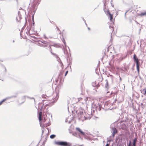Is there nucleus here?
Instances as JSON below:
<instances>
[{
  "instance_id": "nucleus-47",
  "label": "nucleus",
  "mask_w": 146,
  "mask_h": 146,
  "mask_svg": "<svg viewBox=\"0 0 146 146\" xmlns=\"http://www.w3.org/2000/svg\"><path fill=\"white\" fill-rule=\"evenodd\" d=\"M52 92H51V94H50V95H48V94H46L45 95V96H46L47 97H50L51 96V95H52Z\"/></svg>"
},
{
  "instance_id": "nucleus-25",
  "label": "nucleus",
  "mask_w": 146,
  "mask_h": 146,
  "mask_svg": "<svg viewBox=\"0 0 146 146\" xmlns=\"http://www.w3.org/2000/svg\"><path fill=\"white\" fill-rule=\"evenodd\" d=\"M63 71H61L60 72L59 76L58 77V78H61V76L63 75Z\"/></svg>"
},
{
  "instance_id": "nucleus-10",
  "label": "nucleus",
  "mask_w": 146,
  "mask_h": 146,
  "mask_svg": "<svg viewBox=\"0 0 146 146\" xmlns=\"http://www.w3.org/2000/svg\"><path fill=\"white\" fill-rule=\"evenodd\" d=\"M41 0H34L33 1V7L35 8L36 5H38L40 4Z\"/></svg>"
},
{
  "instance_id": "nucleus-4",
  "label": "nucleus",
  "mask_w": 146,
  "mask_h": 146,
  "mask_svg": "<svg viewBox=\"0 0 146 146\" xmlns=\"http://www.w3.org/2000/svg\"><path fill=\"white\" fill-rule=\"evenodd\" d=\"M110 95L112 96H113L114 98H115V102L116 101H117L118 102V100L119 99V96L121 95H120L119 94H117V92H112L111 93Z\"/></svg>"
},
{
  "instance_id": "nucleus-28",
  "label": "nucleus",
  "mask_w": 146,
  "mask_h": 146,
  "mask_svg": "<svg viewBox=\"0 0 146 146\" xmlns=\"http://www.w3.org/2000/svg\"><path fill=\"white\" fill-rule=\"evenodd\" d=\"M56 137V135L54 134H52L50 136V138L51 139H54Z\"/></svg>"
},
{
  "instance_id": "nucleus-49",
  "label": "nucleus",
  "mask_w": 146,
  "mask_h": 146,
  "mask_svg": "<svg viewBox=\"0 0 146 146\" xmlns=\"http://www.w3.org/2000/svg\"><path fill=\"white\" fill-rule=\"evenodd\" d=\"M99 82L98 83V84L97 85L96 84V86L95 87H96L97 88H98L100 86V85L99 84Z\"/></svg>"
},
{
  "instance_id": "nucleus-16",
  "label": "nucleus",
  "mask_w": 146,
  "mask_h": 146,
  "mask_svg": "<svg viewBox=\"0 0 146 146\" xmlns=\"http://www.w3.org/2000/svg\"><path fill=\"white\" fill-rule=\"evenodd\" d=\"M76 129L79 131L80 133L82 135H85V133L83 131H82L78 127H76Z\"/></svg>"
},
{
  "instance_id": "nucleus-60",
  "label": "nucleus",
  "mask_w": 146,
  "mask_h": 146,
  "mask_svg": "<svg viewBox=\"0 0 146 146\" xmlns=\"http://www.w3.org/2000/svg\"><path fill=\"white\" fill-rule=\"evenodd\" d=\"M131 141H130L129 142V143L128 146H131Z\"/></svg>"
},
{
  "instance_id": "nucleus-51",
  "label": "nucleus",
  "mask_w": 146,
  "mask_h": 146,
  "mask_svg": "<svg viewBox=\"0 0 146 146\" xmlns=\"http://www.w3.org/2000/svg\"><path fill=\"white\" fill-rule=\"evenodd\" d=\"M24 29V27H23L22 29V30L20 32V36H21V33L22 32V30H23Z\"/></svg>"
},
{
  "instance_id": "nucleus-58",
  "label": "nucleus",
  "mask_w": 146,
  "mask_h": 146,
  "mask_svg": "<svg viewBox=\"0 0 146 146\" xmlns=\"http://www.w3.org/2000/svg\"><path fill=\"white\" fill-rule=\"evenodd\" d=\"M33 23L31 25L33 26H34L35 25V22H34V21H32Z\"/></svg>"
},
{
  "instance_id": "nucleus-52",
  "label": "nucleus",
  "mask_w": 146,
  "mask_h": 146,
  "mask_svg": "<svg viewBox=\"0 0 146 146\" xmlns=\"http://www.w3.org/2000/svg\"><path fill=\"white\" fill-rule=\"evenodd\" d=\"M71 63H72L71 61L69 60V64H68V66H67V67H68L69 65L71 64Z\"/></svg>"
},
{
  "instance_id": "nucleus-41",
  "label": "nucleus",
  "mask_w": 146,
  "mask_h": 146,
  "mask_svg": "<svg viewBox=\"0 0 146 146\" xmlns=\"http://www.w3.org/2000/svg\"><path fill=\"white\" fill-rule=\"evenodd\" d=\"M131 107H132L134 110L135 109V107L134 106L133 104H132V105L131 106Z\"/></svg>"
},
{
  "instance_id": "nucleus-12",
  "label": "nucleus",
  "mask_w": 146,
  "mask_h": 146,
  "mask_svg": "<svg viewBox=\"0 0 146 146\" xmlns=\"http://www.w3.org/2000/svg\"><path fill=\"white\" fill-rule=\"evenodd\" d=\"M105 102H102L100 104H99V105L98 106V110L100 111L101 110V108H103V107L104 106Z\"/></svg>"
},
{
  "instance_id": "nucleus-7",
  "label": "nucleus",
  "mask_w": 146,
  "mask_h": 146,
  "mask_svg": "<svg viewBox=\"0 0 146 146\" xmlns=\"http://www.w3.org/2000/svg\"><path fill=\"white\" fill-rule=\"evenodd\" d=\"M26 29H27V32L29 35H32L34 34V33L35 32V31L34 29V27H27Z\"/></svg>"
},
{
  "instance_id": "nucleus-27",
  "label": "nucleus",
  "mask_w": 146,
  "mask_h": 146,
  "mask_svg": "<svg viewBox=\"0 0 146 146\" xmlns=\"http://www.w3.org/2000/svg\"><path fill=\"white\" fill-rule=\"evenodd\" d=\"M137 141V137H135L133 140V145H135L136 143V142Z\"/></svg>"
},
{
  "instance_id": "nucleus-39",
  "label": "nucleus",
  "mask_w": 146,
  "mask_h": 146,
  "mask_svg": "<svg viewBox=\"0 0 146 146\" xmlns=\"http://www.w3.org/2000/svg\"><path fill=\"white\" fill-rule=\"evenodd\" d=\"M62 42L64 44V45L66 46V42L64 38H63Z\"/></svg>"
},
{
  "instance_id": "nucleus-56",
  "label": "nucleus",
  "mask_w": 146,
  "mask_h": 146,
  "mask_svg": "<svg viewBox=\"0 0 146 146\" xmlns=\"http://www.w3.org/2000/svg\"><path fill=\"white\" fill-rule=\"evenodd\" d=\"M56 27L57 30L60 31V30L58 28V27L57 26H56Z\"/></svg>"
},
{
  "instance_id": "nucleus-5",
  "label": "nucleus",
  "mask_w": 146,
  "mask_h": 146,
  "mask_svg": "<svg viewBox=\"0 0 146 146\" xmlns=\"http://www.w3.org/2000/svg\"><path fill=\"white\" fill-rule=\"evenodd\" d=\"M99 105L98 103H96L95 102H93L92 104V108L93 109V111H97L98 110V108Z\"/></svg>"
},
{
  "instance_id": "nucleus-61",
  "label": "nucleus",
  "mask_w": 146,
  "mask_h": 146,
  "mask_svg": "<svg viewBox=\"0 0 146 146\" xmlns=\"http://www.w3.org/2000/svg\"><path fill=\"white\" fill-rule=\"evenodd\" d=\"M45 95H44V94H43L42 95V98H45Z\"/></svg>"
},
{
  "instance_id": "nucleus-53",
  "label": "nucleus",
  "mask_w": 146,
  "mask_h": 146,
  "mask_svg": "<svg viewBox=\"0 0 146 146\" xmlns=\"http://www.w3.org/2000/svg\"><path fill=\"white\" fill-rule=\"evenodd\" d=\"M46 121V119H45V118H44V119H42V121H42L43 122H44Z\"/></svg>"
},
{
  "instance_id": "nucleus-63",
  "label": "nucleus",
  "mask_w": 146,
  "mask_h": 146,
  "mask_svg": "<svg viewBox=\"0 0 146 146\" xmlns=\"http://www.w3.org/2000/svg\"><path fill=\"white\" fill-rule=\"evenodd\" d=\"M77 134V133L75 132V133H73V135H76Z\"/></svg>"
},
{
  "instance_id": "nucleus-23",
  "label": "nucleus",
  "mask_w": 146,
  "mask_h": 146,
  "mask_svg": "<svg viewBox=\"0 0 146 146\" xmlns=\"http://www.w3.org/2000/svg\"><path fill=\"white\" fill-rule=\"evenodd\" d=\"M145 104H143L142 103H141L140 104V105H139V106L140 108L141 107V108L142 109H143L145 108Z\"/></svg>"
},
{
  "instance_id": "nucleus-42",
  "label": "nucleus",
  "mask_w": 146,
  "mask_h": 146,
  "mask_svg": "<svg viewBox=\"0 0 146 146\" xmlns=\"http://www.w3.org/2000/svg\"><path fill=\"white\" fill-rule=\"evenodd\" d=\"M111 25H112V24L111 23V25L109 26V28L110 29H111V28L112 29V31H113V26Z\"/></svg>"
},
{
  "instance_id": "nucleus-14",
  "label": "nucleus",
  "mask_w": 146,
  "mask_h": 146,
  "mask_svg": "<svg viewBox=\"0 0 146 146\" xmlns=\"http://www.w3.org/2000/svg\"><path fill=\"white\" fill-rule=\"evenodd\" d=\"M40 124L41 127H42V135H41V137L42 138L43 137V136H42V135L44 132V131L45 130V129L44 128V125H43L42 124V123H40Z\"/></svg>"
},
{
  "instance_id": "nucleus-34",
  "label": "nucleus",
  "mask_w": 146,
  "mask_h": 146,
  "mask_svg": "<svg viewBox=\"0 0 146 146\" xmlns=\"http://www.w3.org/2000/svg\"><path fill=\"white\" fill-rule=\"evenodd\" d=\"M49 49H50V52L51 53L52 55H56L54 53L52 52V50L51 48V47L50 46H49Z\"/></svg>"
},
{
  "instance_id": "nucleus-32",
  "label": "nucleus",
  "mask_w": 146,
  "mask_h": 146,
  "mask_svg": "<svg viewBox=\"0 0 146 146\" xmlns=\"http://www.w3.org/2000/svg\"><path fill=\"white\" fill-rule=\"evenodd\" d=\"M106 83L105 85V87L106 88H108V80H106Z\"/></svg>"
},
{
  "instance_id": "nucleus-64",
  "label": "nucleus",
  "mask_w": 146,
  "mask_h": 146,
  "mask_svg": "<svg viewBox=\"0 0 146 146\" xmlns=\"http://www.w3.org/2000/svg\"><path fill=\"white\" fill-rule=\"evenodd\" d=\"M109 145H110V144H109V143H107V144L106 145V146H109Z\"/></svg>"
},
{
  "instance_id": "nucleus-2",
  "label": "nucleus",
  "mask_w": 146,
  "mask_h": 146,
  "mask_svg": "<svg viewBox=\"0 0 146 146\" xmlns=\"http://www.w3.org/2000/svg\"><path fill=\"white\" fill-rule=\"evenodd\" d=\"M83 111L84 110H78L76 111V112L77 113L78 119L82 121L87 119V117L84 115Z\"/></svg>"
},
{
  "instance_id": "nucleus-54",
  "label": "nucleus",
  "mask_w": 146,
  "mask_h": 146,
  "mask_svg": "<svg viewBox=\"0 0 146 146\" xmlns=\"http://www.w3.org/2000/svg\"><path fill=\"white\" fill-rule=\"evenodd\" d=\"M143 90H145L144 93H143L144 95H146V89H143Z\"/></svg>"
},
{
  "instance_id": "nucleus-59",
  "label": "nucleus",
  "mask_w": 146,
  "mask_h": 146,
  "mask_svg": "<svg viewBox=\"0 0 146 146\" xmlns=\"http://www.w3.org/2000/svg\"><path fill=\"white\" fill-rule=\"evenodd\" d=\"M61 66L62 67V68H63V64L62 63H61Z\"/></svg>"
},
{
  "instance_id": "nucleus-1",
  "label": "nucleus",
  "mask_w": 146,
  "mask_h": 146,
  "mask_svg": "<svg viewBox=\"0 0 146 146\" xmlns=\"http://www.w3.org/2000/svg\"><path fill=\"white\" fill-rule=\"evenodd\" d=\"M114 125L111 124L110 126L111 129L110 131L112 133V136H110L109 138H108V143H110L111 141H113V137L115 134L118 133V131L116 128L113 127Z\"/></svg>"
},
{
  "instance_id": "nucleus-45",
  "label": "nucleus",
  "mask_w": 146,
  "mask_h": 146,
  "mask_svg": "<svg viewBox=\"0 0 146 146\" xmlns=\"http://www.w3.org/2000/svg\"><path fill=\"white\" fill-rule=\"evenodd\" d=\"M18 15L20 19L21 18V13L19 11L18 12Z\"/></svg>"
},
{
  "instance_id": "nucleus-33",
  "label": "nucleus",
  "mask_w": 146,
  "mask_h": 146,
  "mask_svg": "<svg viewBox=\"0 0 146 146\" xmlns=\"http://www.w3.org/2000/svg\"><path fill=\"white\" fill-rule=\"evenodd\" d=\"M109 64L110 66L111 69L113 71H114L115 70V68L114 67L111 65L110 64Z\"/></svg>"
},
{
  "instance_id": "nucleus-13",
  "label": "nucleus",
  "mask_w": 146,
  "mask_h": 146,
  "mask_svg": "<svg viewBox=\"0 0 146 146\" xmlns=\"http://www.w3.org/2000/svg\"><path fill=\"white\" fill-rule=\"evenodd\" d=\"M133 59L134 61L136 63V64H137V63H139V60L135 54H134L133 55Z\"/></svg>"
},
{
  "instance_id": "nucleus-35",
  "label": "nucleus",
  "mask_w": 146,
  "mask_h": 146,
  "mask_svg": "<svg viewBox=\"0 0 146 146\" xmlns=\"http://www.w3.org/2000/svg\"><path fill=\"white\" fill-rule=\"evenodd\" d=\"M92 85L94 87H95L96 86V82H94L92 83Z\"/></svg>"
},
{
  "instance_id": "nucleus-9",
  "label": "nucleus",
  "mask_w": 146,
  "mask_h": 146,
  "mask_svg": "<svg viewBox=\"0 0 146 146\" xmlns=\"http://www.w3.org/2000/svg\"><path fill=\"white\" fill-rule=\"evenodd\" d=\"M126 115L127 114L125 113H122L121 115V117H122V121L123 122H125L127 121L128 120V118L126 116Z\"/></svg>"
},
{
  "instance_id": "nucleus-15",
  "label": "nucleus",
  "mask_w": 146,
  "mask_h": 146,
  "mask_svg": "<svg viewBox=\"0 0 146 146\" xmlns=\"http://www.w3.org/2000/svg\"><path fill=\"white\" fill-rule=\"evenodd\" d=\"M33 5H32V8L33 10L34 11V13H35V11H36V10L37 9V7L38 5L37 6V5H36V6L35 8H33ZM34 14H35V13H34V14L32 15V21H34Z\"/></svg>"
},
{
  "instance_id": "nucleus-8",
  "label": "nucleus",
  "mask_w": 146,
  "mask_h": 146,
  "mask_svg": "<svg viewBox=\"0 0 146 146\" xmlns=\"http://www.w3.org/2000/svg\"><path fill=\"white\" fill-rule=\"evenodd\" d=\"M104 11L106 15L108 16V17L110 18V21H112L113 19V15L110 13L108 10L106 11L104 9Z\"/></svg>"
},
{
  "instance_id": "nucleus-44",
  "label": "nucleus",
  "mask_w": 146,
  "mask_h": 146,
  "mask_svg": "<svg viewBox=\"0 0 146 146\" xmlns=\"http://www.w3.org/2000/svg\"><path fill=\"white\" fill-rule=\"evenodd\" d=\"M118 140V144H119V142H121V140H122L121 138L120 137Z\"/></svg>"
},
{
  "instance_id": "nucleus-36",
  "label": "nucleus",
  "mask_w": 146,
  "mask_h": 146,
  "mask_svg": "<svg viewBox=\"0 0 146 146\" xmlns=\"http://www.w3.org/2000/svg\"><path fill=\"white\" fill-rule=\"evenodd\" d=\"M48 43H47V44H43V47H47L48 46Z\"/></svg>"
},
{
  "instance_id": "nucleus-18",
  "label": "nucleus",
  "mask_w": 146,
  "mask_h": 146,
  "mask_svg": "<svg viewBox=\"0 0 146 146\" xmlns=\"http://www.w3.org/2000/svg\"><path fill=\"white\" fill-rule=\"evenodd\" d=\"M119 99L118 100V102L119 103H120L121 102H122L124 100V98L123 96L122 95L120 96H119Z\"/></svg>"
},
{
  "instance_id": "nucleus-50",
  "label": "nucleus",
  "mask_w": 146,
  "mask_h": 146,
  "mask_svg": "<svg viewBox=\"0 0 146 146\" xmlns=\"http://www.w3.org/2000/svg\"><path fill=\"white\" fill-rule=\"evenodd\" d=\"M27 96H23L22 97V99H24L25 100V98L26 97H27Z\"/></svg>"
},
{
  "instance_id": "nucleus-19",
  "label": "nucleus",
  "mask_w": 146,
  "mask_h": 146,
  "mask_svg": "<svg viewBox=\"0 0 146 146\" xmlns=\"http://www.w3.org/2000/svg\"><path fill=\"white\" fill-rule=\"evenodd\" d=\"M18 94V93H15V95L11 96L10 97H8V98H7V99H8H8H11V98H17V97Z\"/></svg>"
},
{
  "instance_id": "nucleus-55",
  "label": "nucleus",
  "mask_w": 146,
  "mask_h": 146,
  "mask_svg": "<svg viewBox=\"0 0 146 146\" xmlns=\"http://www.w3.org/2000/svg\"><path fill=\"white\" fill-rule=\"evenodd\" d=\"M46 126H49L50 125V123L49 122H48V123H47V124H46Z\"/></svg>"
},
{
  "instance_id": "nucleus-30",
  "label": "nucleus",
  "mask_w": 146,
  "mask_h": 146,
  "mask_svg": "<svg viewBox=\"0 0 146 146\" xmlns=\"http://www.w3.org/2000/svg\"><path fill=\"white\" fill-rule=\"evenodd\" d=\"M6 100H7V98H5V99L1 101L0 102V106Z\"/></svg>"
},
{
  "instance_id": "nucleus-6",
  "label": "nucleus",
  "mask_w": 146,
  "mask_h": 146,
  "mask_svg": "<svg viewBox=\"0 0 146 146\" xmlns=\"http://www.w3.org/2000/svg\"><path fill=\"white\" fill-rule=\"evenodd\" d=\"M56 92L55 93H54V94H55L56 96L55 97L53 98L54 101L55 102H56L58 99L59 98V88L57 87L55 89Z\"/></svg>"
},
{
  "instance_id": "nucleus-43",
  "label": "nucleus",
  "mask_w": 146,
  "mask_h": 146,
  "mask_svg": "<svg viewBox=\"0 0 146 146\" xmlns=\"http://www.w3.org/2000/svg\"><path fill=\"white\" fill-rule=\"evenodd\" d=\"M27 98L29 99H33L34 100V101L35 102V99L34 98H33V97L31 98V97H29V96H27Z\"/></svg>"
},
{
  "instance_id": "nucleus-3",
  "label": "nucleus",
  "mask_w": 146,
  "mask_h": 146,
  "mask_svg": "<svg viewBox=\"0 0 146 146\" xmlns=\"http://www.w3.org/2000/svg\"><path fill=\"white\" fill-rule=\"evenodd\" d=\"M54 144L58 146H71L69 145V143L65 141H55Z\"/></svg>"
},
{
  "instance_id": "nucleus-37",
  "label": "nucleus",
  "mask_w": 146,
  "mask_h": 146,
  "mask_svg": "<svg viewBox=\"0 0 146 146\" xmlns=\"http://www.w3.org/2000/svg\"><path fill=\"white\" fill-rule=\"evenodd\" d=\"M38 45L40 46H41V47H43V44H42V43H40V42H38Z\"/></svg>"
},
{
  "instance_id": "nucleus-46",
  "label": "nucleus",
  "mask_w": 146,
  "mask_h": 146,
  "mask_svg": "<svg viewBox=\"0 0 146 146\" xmlns=\"http://www.w3.org/2000/svg\"><path fill=\"white\" fill-rule=\"evenodd\" d=\"M46 140H47V139H46V137L45 138V139L44 140V141L43 142V143L42 144V145H43V144H44H44L45 143V142H46Z\"/></svg>"
},
{
  "instance_id": "nucleus-20",
  "label": "nucleus",
  "mask_w": 146,
  "mask_h": 146,
  "mask_svg": "<svg viewBox=\"0 0 146 146\" xmlns=\"http://www.w3.org/2000/svg\"><path fill=\"white\" fill-rule=\"evenodd\" d=\"M127 56V55H126L125 56H123L120 57L119 59V60L120 61H122L123 60L125 59L126 57Z\"/></svg>"
},
{
  "instance_id": "nucleus-21",
  "label": "nucleus",
  "mask_w": 146,
  "mask_h": 146,
  "mask_svg": "<svg viewBox=\"0 0 146 146\" xmlns=\"http://www.w3.org/2000/svg\"><path fill=\"white\" fill-rule=\"evenodd\" d=\"M132 8H130L128 10H127L125 13V18H126V13L129 11H130V12H131L132 11Z\"/></svg>"
},
{
  "instance_id": "nucleus-17",
  "label": "nucleus",
  "mask_w": 146,
  "mask_h": 146,
  "mask_svg": "<svg viewBox=\"0 0 146 146\" xmlns=\"http://www.w3.org/2000/svg\"><path fill=\"white\" fill-rule=\"evenodd\" d=\"M42 111H40L39 113V116L38 117V120L40 123H42L41 121H42Z\"/></svg>"
},
{
  "instance_id": "nucleus-40",
  "label": "nucleus",
  "mask_w": 146,
  "mask_h": 146,
  "mask_svg": "<svg viewBox=\"0 0 146 146\" xmlns=\"http://www.w3.org/2000/svg\"><path fill=\"white\" fill-rule=\"evenodd\" d=\"M120 137L118 136L116 137V139H115V142H117V141L119 140V138Z\"/></svg>"
},
{
  "instance_id": "nucleus-11",
  "label": "nucleus",
  "mask_w": 146,
  "mask_h": 146,
  "mask_svg": "<svg viewBox=\"0 0 146 146\" xmlns=\"http://www.w3.org/2000/svg\"><path fill=\"white\" fill-rule=\"evenodd\" d=\"M110 104L108 102H105L104 106L103 107V109L106 110H109L110 108Z\"/></svg>"
},
{
  "instance_id": "nucleus-26",
  "label": "nucleus",
  "mask_w": 146,
  "mask_h": 146,
  "mask_svg": "<svg viewBox=\"0 0 146 146\" xmlns=\"http://www.w3.org/2000/svg\"><path fill=\"white\" fill-rule=\"evenodd\" d=\"M38 42H41V43H42L43 44H47V43H48V42L47 41H46L45 40H42V41H41L40 40H38Z\"/></svg>"
},
{
  "instance_id": "nucleus-31",
  "label": "nucleus",
  "mask_w": 146,
  "mask_h": 146,
  "mask_svg": "<svg viewBox=\"0 0 146 146\" xmlns=\"http://www.w3.org/2000/svg\"><path fill=\"white\" fill-rule=\"evenodd\" d=\"M129 68V67L128 65L125 66L124 67V70L126 71H127L128 70Z\"/></svg>"
},
{
  "instance_id": "nucleus-29",
  "label": "nucleus",
  "mask_w": 146,
  "mask_h": 146,
  "mask_svg": "<svg viewBox=\"0 0 146 146\" xmlns=\"http://www.w3.org/2000/svg\"><path fill=\"white\" fill-rule=\"evenodd\" d=\"M145 15H146V11L143 13H142L139 15L141 16H142Z\"/></svg>"
},
{
  "instance_id": "nucleus-22",
  "label": "nucleus",
  "mask_w": 146,
  "mask_h": 146,
  "mask_svg": "<svg viewBox=\"0 0 146 146\" xmlns=\"http://www.w3.org/2000/svg\"><path fill=\"white\" fill-rule=\"evenodd\" d=\"M139 63H137V64H136L137 69L138 73H139Z\"/></svg>"
},
{
  "instance_id": "nucleus-38",
  "label": "nucleus",
  "mask_w": 146,
  "mask_h": 146,
  "mask_svg": "<svg viewBox=\"0 0 146 146\" xmlns=\"http://www.w3.org/2000/svg\"><path fill=\"white\" fill-rule=\"evenodd\" d=\"M104 9L106 10V9H105V7H106V1H105L104 2Z\"/></svg>"
},
{
  "instance_id": "nucleus-57",
  "label": "nucleus",
  "mask_w": 146,
  "mask_h": 146,
  "mask_svg": "<svg viewBox=\"0 0 146 146\" xmlns=\"http://www.w3.org/2000/svg\"><path fill=\"white\" fill-rule=\"evenodd\" d=\"M68 71H67L66 72V73L65 74V76H66L67 74L68 73Z\"/></svg>"
},
{
  "instance_id": "nucleus-62",
  "label": "nucleus",
  "mask_w": 146,
  "mask_h": 146,
  "mask_svg": "<svg viewBox=\"0 0 146 146\" xmlns=\"http://www.w3.org/2000/svg\"><path fill=\"white\" fill-rule=\"evenodd\" d=\"M44 38L45 39H47V38L46 36L45 35H44Z\"/></svg>"
},
{
  "instance_id": "nucleus-24",
  "label": "nucleus",
  "mask_w": 146,
  "mask_h": 146,
  "mask_svg": "<svg viewBox=\"0 0 146 146\" xmlns=\"http://www.w3.org/2000/svg\"><path fill=\"white\" fill-rule=\"evenodd\" d=\"M46 115L47 117H48V118L49 117L50 115V116L51 118L52 117V114L49 113V112L48 113L47 112Z\"/></svg>"
},
{
  "instance_id": "nucleus-48",
  "label": "nucleus",
  "mask_w": 146,
  "mask_h": 146,
  "mask_svg": "<svg viewBox=\"0 0 146 146\" xmlns=\"http://www.w3.org/2000/svg\"><path fill=\"white\" fill-rule=\"evenodd\" d=\"M43 105L40 108V111H42V109H43Z\"/></svg>"
}]
</instances>
